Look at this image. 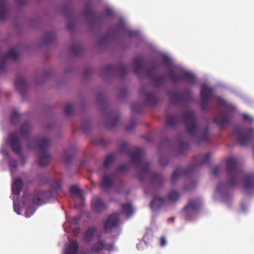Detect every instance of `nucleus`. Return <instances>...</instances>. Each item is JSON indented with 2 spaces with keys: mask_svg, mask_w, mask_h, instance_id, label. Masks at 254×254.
Returning a JSON list of instances; mask_svg holds the SVG:
<instances>
[{
  "mask_svg": "<svg viewBox=\"0 0 254 254\" xmlns=\"http://www.w3.org/2000/svg\"><path fill=\"white\" fill-rule=\"evenodd\" d=\"M226 171L230 186L233 187L239 184L242 179L244 178L245 180L244 190L249 191L254 189V175L248 174L244 175L235 158L232 157L227 159Z\"/></svg>",
  "mask_w": 254,
  "mask_h": 254,
  "instance_id": "1",
  "label": "nucleus"
},
{
  "mask_svg": "<svg viewBox=\"0 0 254 254\" xmlns=\"http://www.w3.org/2000/svg\"><path fill=\"white\" fill-rule=\"evenodd\" d=\"M119 149L121 153L128 155L132 163L140 168L138 170V179L140 181H144L150 176V164L144 160L145 151L143 148H135L131 152L127 143H123Z\"/></svg>",
  "mask_w": 254,
  "mask_h": 254,
  "instance_id": "2",
  "label": "nucleus"
},
{
  "mask_svg": "<svg viewBox=\"0 0 254 254\" xmlns=\"http://www.w3.org/2000/svg\"><path fill=\"white\" fill-rule=\"evenodd\" d=\"M210 158V154L208 152L205 154L203 157L200 154L194 156L193 165L185 170L182 168H178L173 172L171 177L172 183H174L181 175L188 176L192 175L199 166L208 162Z\"/></svg>",
  "mask_w": 254,
  "mask_h": 254,
  "instance_id": "3",
  "label": "nucleus"
},
{
  "mask_svg": "<svg viewBox=\"0 0 254 254\" xmlns=\"http://www.w3.org/2000/svg\"><path fill=\"white\" fill-rule=\"evenodd\" d=\"M217 105L219 107H222L225 111L221 112L217 116L214 117L213 122L219 126L223 127L225 124L231 123L233 114L236 110V107L227 102L222 98H219L217 100Z\"/></svg>",
  "mask_w": 254,
  "mask_h": 254,
  "instance_id": "4",
  "label": "nucleus"
},
{
  "mask_svg": "<svg viewBox=\"0 0 254 254\" xmlns=\"http://www.w3.org/2000/svg\"><path fill=\"white\" fill-rule=\"evenodd\" d=\"M51 143V140L48 137H33V145L36 144L38 147L39 153L38 164L40 166H46L51 160L52 157L48 151Z\"/></svg>",
  "mask_w": 254,
  "mask_h": 254,
  "instance_id": "5",
  "label": "nucleus"
},
{
  "mask_svg": "<svg viewBox=\"0 0 254 254\" xmlns=\"http://www.w3.org/2000/svg\"><path fill=\"white\" fill-rule=\"evenodd\" d=\"M182 121L184 123L187 132L194 135L200 131V128L197 124V119L193 111L184 112L182 116Z\"/></svg>",
  "mask_w": 254,
  "mask_h": 254,
  "instance_id": "6",
  "label": "nucleus"
},
{
  "mask_svg": "<svg viewBox=\"0 0 254 254\" xmlns=\"http://www.w3.org/2000/svg\"><path fill=\"white\" fill-rule=\"evenodd\" d=\"M233 134L236 136L238 143L241 146H246L251 141L254 135L253 128L243 129L239 127L235 128Z\"/></svg>",
  "mask_w": 254,
  "mask_h": 254,
  "instance_id": "7",
  "label": "nucleus"
},
{
  "mask_svg": "<svg viewBox=\"0 0 254 254\" xmlns=\"http://www.w3.org/2000/svg\"><path fill=\"white\" fill-rule=\"evenodd\" d=\"M114 244L106 243L105 240L98 238L97 242L93 243L91 246V251L96 254H105L104 252H111L114 249Z\"/></svg>",
  "mask_w": 254,
  "mask_h": 254,
  "instance_id": "8",
  "label": "nucleus"
},
{
  "mask_svg": "<svg viewBox=\"0 0 254 254\" xmlns=\"http://www.w3.org/2000/svg\"><path fill=\"white\" fill-rule=\"evenodd\" d=\"M7 143L10 146L13 152L17 154L21 158L23 157L21 151L20 141L16 131H14L9 134Z\"/></svg>",
  "mask_w": 254,
  "mask_h": 254,
  "instance_id": "9",
  "label": "nucleus"
},
{
  "mask_svg": "<svg viewBox=\"0 0 254 254\" xmlns=\"http://www.w3.org/2000/svg\"><path fill=\"white\" fill-rule=\"evenodd\" d=\"M213 94V89L211 87L206 85L201 86L200 106L202 110H207L208 106V102L212 98Z\"/></svg>",
  "mask_w": 254,
  "mask_h": 254,
  "instance_id": "10",
  "label": "nucleus"
},
{
  "mask_svg": "<svg viewBox=\"0 0 254 254\" xmlns=\"http://www.w3.org/2000/svg\"><path fill=\"white\" fill-rule=\"evenodd\" d=\"M201 206L199 199H191L189 201L183 210V212L186 218L190 217L193 213L197 212Z\"/></svg>",
  "mask_w": 254,
  "mask_h": 254,
  "instance_id": "11",
  "label": "nucleus"
},
{
  "mask_svg": "<svg viewBox=\"0 0 254 254\" xmlns=\"http://www.w3.org/2000/svg\"><path fill=\"white\" fill-rule=\"evenodd\" d=\"M169 77L171 81L175 83H178L181 79L193 82L195 80V76L187 71L182 73V75L176 74L173 69L170 70Z\"/></svg>",
  "mask_w": 254,
  "mask_h": 254,
  "instance_id": "12",
  "label": "nucleus"
},
{
  "mask_svg": "<svg viewBox=\"0 0 254 254\" xmlns=\"http://www.w3.org/2000/svg\"><path fill=\"white\" fill-rule=\"evenodd\" d=\"M120 215L117 212L110 214L106 221L104 223V228L106 232H110L112 230L119 226Z\"/></svg>",
  "mask_w": 254,
  "mask_h": 254,
  "instance_id": "13",
  "label": "nucleus"
},
{
  "mask_svg": "<svg viewBox=\"0 0 254 254\" xmlns=\"http://www.w3.org/2000/svg\"><path fill=\"white\" fill-rule=\"evenodd\" d=\"M170 102L173 105H177L183 100L190 101L191 99L190 92L189 90H185L183 94L179 92H174L169 94Z\"/></svg>",
  "mask_w": 254,
  "mask_h": 254,
  "instance_id": "14",
  "label": "nucleus"
},
{
  "mask_svg": "<svg viewBox=\"0 0 254 254\" xmlns=\"http://www.w3.org/2000/svg\"><path fill=\"white\" fill-rule=\"evenodd\" d=\"M21 202L22 208L25 209V216L29 218L32 216V195L30 193L24 192Z\"/></svg>",
  "mask_w": 254,
  "mask_h": 254,
  "instance_id": "15",
  "label": "nucleus"
},
{
  "mask_svg": "<svg viewBox=\"0 0 254 254\" xmlns=\"http://www.w3.org/2000/svg\"><path fill=\"white\" fill-rule=\"evenodd\" d=\"M50 196L48 191L36 190L33 196V204L42 205L45 203Z\"/></svg>",
  "mask_w": 254,
  "mask_h": 254,
  "instance_id": "16",
  "label": "nucleus"
},
{
  "mask_svg": "<svg viewBox=\"0 0 254 254\" xmlns=\"http://www.w3.org/2000/svg\"><path fill=\"white\" fill-rule=\"evenodd\" d=\"M116 178V173L104 175L101 180L100 188L104 190H108L113 187Z\"/></svg>",
  "mask_w": 254,
  "mask_h": 254,
  "instance_id": "17",
  "label": "nucleus"
},
{
  "mask_svg": "<svg viewBox=\"0 0 254 254\" xmlns=\"http://www.w3.org/2000/svg\"><path fill=\"white\" fill-rule=\"evenodd\" d=\"M139 93L140 95H144L145 96V103L152 106H156L159 102L158 98L154 95L153 93L147 92L145 87H143L140 89Z\"/></svg>",
  "mask_w": 254,
  "mask_h": 254,
  "instance_id": "18",
  "label": "nucleus"
},
{
  "mask_svg": "<svg viewBox=\"0 0 254 254\" xmlns=\"http://www.w3.org/2000/svg\"><path fill=\"white\" fill-rule=\"evenodd\" d=\"M15 87L20 94L24 96L26 95L28 86L25 78L20 75H18L15 80Z\"/></svg>",
  "mask_w": 254,
  "mask_h": 254,
  "instance_id": "19",
  "label": "nucleus"
},
{
  "mask_svg": "<svg viewBox=\"0 0 254 254\" xmlns=\"http://www.w3.org/2000/svg\"><path fill=\"white\" fill-rule=\"evenodd\" d=\"M156 66L154 65L152 68L145 70V72L149 79H152L154 84L156 87H159L164 83L166 77L164 75H161L157 77L153 78V71L155 70Z\"/></svg>",
  "mask_w": 254,
  "mask_h": 254,
  "instance_id": "20",
  "label": "nucleus"
},
{
  "mask_svg": "<svg viewBox=\"0 0 254 254\" xmlns=\"http://www.w3.org/2000/svg\"><path fill=\"white\" fill-rule=\"evenodd\" d=\"M18 55L17 52L14 49H11L9 52L4 55L3 59L1 61L0 65V73L5 72L6 71V61L8 59H12L17 60Z\"/></svg>",
  "mask_w": 254,
  "mask_h": 254,
  "instance_id": "21",
  "label": "nucleus"
},
{
  "mask_svg": "<svg viewBox=\"0 0 254 254\" xmlns=\"http://www.w3.org/2000/svg\"><path fill=\"white\" fill-rule=\"evenodd\" d=\"M105 70L108 73H111L117 70L120 75L123 77L127 72V67L124 64H121L118 67L112 64H108L106 66Z\"/></svg>",
  "mask_w": 254,
  "mask_h": 254,
  "instance_id": "22",
  "label": "nucleus"
},
{
  "mask_svg": "<svg viewBox=\"0 0 254 254\" xmlns=\"http://www.w3.org/2000/svg\"><path fill=\"white\" fill-rule=\"evenodd\" d=\"M91 206L92 210L96 213H101L107 208L105 203L99 197H95L92 200Z\"/></svg>",
  "mask_w": 254,
  "mask_h": 254,
  "instance_id": "23",
  "label": "nucleus"
},
{
  "mask_svg": "<svg viewBox=\"0 0 254 254\" xmlns=\"http://www.w3.org/2000/svg\"><path fill=\"white\" fill-rule=\"evenodd\" d=\"M97 230V228L95 226L88 227L84 232L83 236L84 240L88 244L91 242L94 238Z\"/></svg>",
  "mask_w": 254,
  "mask_h": 254,
  "instance_id": "24",
  "label": "nucleus"
},
{
  "mask_svg": "<svg viewBox=\"0 0 254 254\" xmlns=\"http://www.w3.org/2000/svg\"><path fill=\"white\" fill-rule=\"evenodd\" d=\"M23 185V181L20 178L15 179L12 185V191L13 194L19 195L22 190Z\"/></svg>",
  "mask_w": 254,
  "mask_h": 254,
  "instance_id": "25",
  "label": "nucleus"
},
{
  "mask_svg": "<svg viewBox=\"0 0 254 254\" xmlns=\"http://www.w3.org/2000/svg\"><path fill=\"white\" fill-rule=\"evenodd\" d=\"M78 249V244L76 241H70L65 248V254H76Z\"/></svg>",
  "mask_w": 254,
  "mask_h": 254,
  "instance_id": "26",
  "label": "nucleus"
},
{
  "mask_svg": "<svg viewBox=\"0 0 254 254\" xmlns=\"http://www.w3.org/2000/svg\"><path fill=\"white\" fill-rule=\"evenodd\" d=\"M165 203V198L155 196L150 203L151 209L159 208Z\"/></svg>",
  "mask_w": 254,
  "mask_h": 254,
  "instance_id": "27",
  "label": "nucleus"
},
{
  "mask_svg": "<svg viewBox=\"0 0 254 254\" xmlns=\"http://www.w3.org/2000/svg\"><path fill=\"white\" fill-rule=\"evenodd\" d=\"M142 62L143 59L140 57H136L133 60V64L135 66L134 72L138 76L140 75L141 73L143 71L142 66Z\"/></svg>",
  "mask_w": 254,
  "mask_h": 254,
  "instance_id": "28",
  "label": "nucleus"
},
{
  "mask_svg": "<svg viewBox=\"0 0 254 254\" xmlns=\"http://www.w3.org/2000/svg\"><path fill=\"white\" fill-rule=\"evenodd\" d=\"M119 120V116H115L113 113L110 114L109 118L106 124V127L108 128L114 127L117 125Z\"/></svg>",
  "mask_w": 254,
  "mask_h": 254,
  "instance_id": "29",
  "label": "nucleus"
},
{
  "mask_svg": "<svg viewBox=\"0 0 254 254\" xmlns=\"http://www.w3.org/2000/svg\"><path fill=\"white\" fill-rule=\"evenodd\" d=\"M180 122V117L178 115L168 116L166 118V125L170 127L177 125Z\"/></svg>",
  "mask_w": 254,
  "mask_h": 254,
  "instance_id": "30",
  "label": "nucleus"
},
{
  "mask_svg": "<svg viewBox=\"0 0 254 254\" xmlns=\"http://www.w3.org/2000/svg\"><path fill=\"white\" fill-rule=\"evenodd\" d=\"M31 130L30 124L27 122H25L21 126L20 132L22 137L27 138L29 136Z\"/></svg>",
  "mask_w": 254,
  "mask_h": 254,
  "instance_id": "31",
  "label": "nucleus"
},
{
  "mask_svg": "<svg viewBox=\"0 0 254 254\" xmlns=\"http://www.w3.org/2000/svg\"><path fill=\"white\" fill-rule=\"evenodd\" d=\"M74 149L73 148H70L64 151L63 156V159L65 163L67 164L70 161L73 155H74Z\"/></svg>",
  "mask_w": 254,
  "mask_h": 254,
  "instance_id": "32",
  "label": "nucleus"
},
{
  "mask_svg": "<svg viewBox=\"0 0 254 254\" xmlns=\"http://www.w3.org/2000/svg\"><path fill=\"white\" fill-rule=\"evenodd\" d=\"M56 38V33L54 31L47 32L45 33L44 38V42L49 44L53 42Z\"/></svg>",
  "mask_w": 254,
  "mask_h": 254,
  "instance_id": "33",
  "label": "nucleus"
},
{
  "mask_svg": "<svg viewBox=\"0 0 254 254\" xmlns=\"http://www.w3.org/2000/svg\"><path fill=\"white\" fill-rule=\"evenodd\" d=\"M132 208L131 203H125L122 205V213L127 216L132 214Z\"/></svg>",
  "mask_w": 254,
  "mask_h": 254,
  "instance_id": "34",
  "label": "nucleus"
},
{
  "mask_svg": "<svg viewBox=\"0 0 254 254\" xmlns=\"http://www.w3.org/2000/svg\"><path fill=\"white\" fill-rule=\"evenodd\" d=\"M163 182V176L157 173H154L151 176V183L152 184L156 183L159 185H161Z\"/></svg>",
  "mask_w": 254,
  "mask_h": 254,
  "instance_id": "35",
  "label": "nucleus"
},
{
  "mask_svg": "<svg viewBox=\"0 0 254 254\" xmlns=\"http://www.w3.org/2000/svg\"><path fill=\"white\" fill-rule=\"evenodd\" d=\"M21 115L16 111H13L10 116V121L12 125L17 124L20 121Z\"/></svg>",
  "mask_w": 254,
  "mask_h": 254,
  "instance_id": "36",
  "label": "nucleus"
},
{
  "mask_svg": "<svg viewBox=\"0 0 254 254\" xmlns=\"http://www.w3.org/2000/svg\"><path fill=\"white\" fill-rule=\"evenodd\" d=\"M208 127H205L202 130L201 135L198 137V142H206L208 139Z\"/></svg>",
  "mask_w": 254,
  "mask_h": 254,
  "instance_id": "37",
  "label": "nucleus"
},
{
  "mask_svg": "<svg viewBox=\"0 0 254 254\" xmlns=\"http://www.w3.org/2000/svg\"><path fill=\"white\" fill-rule=\"evenodd\" d=\"M72 54L75 56L79 55L82 52V47L78 44H74L70 47Z\"/></svg>",
  "mask_w": 254,
  "mask_h": 254,
  "instance_id": "38",
  "label": "nucleus"
},
{
  "mask_svg": "<svg viewBox=\"0 0 254 254\" xmlns=\"http://www.w3.org/2000/svg\"><path fill=\"white\" fill-rule=\"evenodd\" d=\"M180 197L179 193L175 190L171 191L168 195V199L171 202H176Z\"/></svg>",
  "mask_w": 254,
  "mask_h": 254,
  "instance_id": "39",
  "label": "nucleus"
},
{
  "mask_svg": "<svg viewBox=\"0 0 254 254\" xmlns=\"http://www.w3.org/2000/svg\"><path fill=\"white\" fill-rule=\"evenodd\" d=\"M6 0H0V16H6Z\"/></svg>",
  "mask_w": 254,
  "mask_h": 254,
  "instance_id": "40",
  "label": "nucleus"
},
{
  "mask_svg": "<svg viewBox=\"0 0 254 254\" xmlns=\"http://www.w3.org/2000/svg\"><path fill=\"white\" fill-rule=\"evenodd\" d=\"M114 155L113 154L107 155L104 162V167L107 168L113 162L114 160Z\"/></svg>",
  "mask_w": 254,
  "mask_h": 254,
  "instance_id": "41",
  "label": "nucleus"
},
{
  "mask_svg": "<svg viewBox=\"0 0 254 254\" xmlns=\"http://www.w3.org/2000/svg\"><path fill=\"white\" fill-rule=\"evenodd\" d=\"M69 18L68 19V22L66 25L67 29L70 32L72 31L75 26V23L73 19V17H68Z\"/></svg>",
  "mask_w": 254,
  "mask_h": 254,
  "instance_id": "42",
  "label": "nucleus"
},
{
  "mask_svg": "<svg viewBox=\"0 0 254 254\" xmlns=\"http://www.w3.org/2000/svg\"><path fill=\"white\" fill-rule=\"evenodd\" d=\"M105 16H118L116 11L111 7H106L104 10Z\"/></svg>",
  "mask_w": 254,
  "mask_h": 254,
  "instance_id": "43",
  "label": "nucleus"
},
{
  "mask_svg": "<svg viewBox=\"0 0 254 254\" xmlns=\"http://www.w3.org/2000/svg\"><path fill=\"white\" fill-rule=\"evenodd\" d=\"M131 109L133 112L140 113L143 109L142 105L138 103H133L131 106Z\"/></svg>",
  "mask_w": 254,
  "mask_h": 254,
  "instance_id": "44",
  "label": "nucleus"
},
{
  "mask_svg": "<svg viewBox=\"0 0 254 254\" xmlns=\"http://www.w3.org/2000/svg\"><path fill=\"white\" fill-rule=\"evenodd\" d=\"M129 165L123 164L118 168L116 172H115V173H116V175L117 173H124L125 172L129 170Z\"/></svg>",
  "mask_w": 254,
  "mask_h": 254,
  "instance_id": "45",
  "label": "nucleus"
},
{
  "mask_svg": "<svg viewBox=\"0 0 254 254\" xmlns=\"http://www.w3.org/2000/svg\"><path fill=\"white\" fill-rule=\"evenodd\" d=\"M189 144L187 142H181L179 146L178 155H181L183 154L184 151H185L189 148Z\"/></svg>",
  "mask_w": 254,
  "mask_h": 254,
  "instance_id": "46",
  "label": "nucleus"
},
{
  "mask_svg": "<svg viewBox=\"0 0 254 254\" xmlns=\"http://www.w3.org/2000/svg\"><path fill=\"white\" fill-rule=\"evenodd\" d=\"M52 188L54 190L56 191H58L59 190H61L62 188L61 181L60 180H56L53 183L52 185Z\"/></svg>",
  "mask_w": 254,
  "mask_h": 254,
  "instance_id": "47",
  "label": "nucleus"
},
{
  "mask_svg": "<svg viewBox=\"0 0 254 254\" xmlns=\"http://www.w3.org/2000/svg\"><path fill=\"white\" fill-rule=\"evenodd\" d=\"M73 111V108L72 105L68 103L66 104L64 110V113L66 115H70L72 114Z\"/></svg>",
  "mask_w": 254,
  "mask_h": 254,
  "instance_id": "48",
  "label": "nucleus"
},
{
  "mask_svg": "<svg viewBox=\"0 0 254 254\" xmlns=\"http://www.w3.org/2000/svg\"><path fill=\"white\" fill-rule=\"evenodd\" d=\"M90 125L88 121L83 122L82 123V130L84 133H87L90 129Z\"/></svg>",
  "mask_w": 254,
  "mask_h": 254,
  "instance_id": "49",
  "label": "nucleus"
},
{
  "mask_svg": "<svg viewBox=\"0 0 254 254\" xmlns=\"http://www.w3.org/2000/svg\"><path fill=\"white\" fill-rule=\"evenodd\" d=\"M69 191L72 195H80V190L75 186H71L69 189Z\"/></svg>",
  "mask_w": 254,
  "mask_h": 254,
  "instance_id": "50",
  "label": "nucleus"
},
{
  "mask_svg": "<svg viewBox=\"0 0 254 254\" xmlns=\"http://www.w3.org/2000/svg\"><path fill=\"white\" fill-rule=\"evenodd\" d=\"M196 186V183L194 181H190L189 184L185 187V190L189 191L193 190Z\"/></svg>",
  "mask_w": 254,
  "mask_h": 254,
  "instance_id": "51",
  "label": "nucleus"
},
{
  "mask_svg": "<svg viewBox=\"0 0 254 254\" xmlns=\"http://www.w3.org/2000/svg\"><path fill=\"white\" fill-rule=\"evenodd\" d=\"M136 122L134 120H131L130 121L129 125L126 126L125 127V129L127 131H129L132 129H133L136 126Z\"/></svg>",
  "mask_w": 254,
  "mask_h": 254,
  "instance_id": "52",
  "label": "nucleus"
},
{
  "mask_svg": "<svg viewBox=\"0 0 254 254\" xmlns=\"http://www.w3.org/2000/svg\"><path fill=\"white\" fill-rule=\"evenodd\" d=\"M159 163L162 166L167 165L168 163V159L166 157L161 156L159 158Z\"/></svg>",
  "mask_w": 254,
  "mask_h": 254,
  "instance_id": "53",
  "label": "nucleus"
},
{
  "mask_svg": "<svg viewBox=\"0 0 254 254\" xmlns=\"http://www.w3.org/2000/svg\"><path fill=\"white\" fill-rule=\"evenodd\" d=\"M162 62L163 65L166 67L169 66L171 64V60L167 56L163 57Z\"/></svg>",
  "mask_w": 254,
  "mask_h": 254,
  "instance_id": "54",
  "label": "nucleus"
},
{
  "mask_svg": "<svg viewBox=\"0 0 254 254\" xmlns=\"http://www.w3.org/2000/svg\"><path fill=\"white\" fill-rule=\"evenodd\" d=\"M220 172V167L218 166H215L212 171V174L214 176H217L219 173Z\"/></svg>",
  "mask_w": 254,
  "mask_h": 254,
  "instance_id": "55",
  "label": "nucleus"
},
{
  "mask_svg": "<svg viewBox=\"0 0 254 254\" xmlns=\"http://www.w3.org/2000/svg\"><path fill=\"white\" fill-rule=\"evenodd\" d=\"M167 244V240L164 236H162L160 238V245L162 247H165Z\"/></svg>",
  "mask_w": 254,
  "mask_h": 254,
  "instance_id": "56",
  "label": "nucleus"
},
{
  "mask_svg": "<svg viewBox=\"0 0 254 254\" xmlns=\"http://www.w3.org/2000/svg\"><path fill=\"white\" fill-rule=\"evenodd\" d=\"M9 166L11 168H16L17 167V163L15 161L11 160L9 162Z\"/></svg>",
  "mask_w": 254,
  "mask_h": 254,
  "instance_id": "57",
  "label": "nucleus"
},
{
  "mask_svg": "<svg viewBox=\"0 0 254 254\" xmlns=\"http://www.w3.org/2000/svg\"><path fill=\"white\" fill-rule=\"evenodd\" d=\"M243 118L245 121H252V119L247 114H243Z\"/></svg>",
  "mask_w": 254,
  "mask_h": 254,
  "instance_id": "58",
  "label": "nucleus"
},
{
  "mask_svg": "<svg viewBox=\"0 0 254 254\" xmlns=\"http://www.w3.org/2000/svg\"><path fill=\"white\" fill-rule=\"evenodd\" d=\"M14 210L15 212L16 213H17L18 214H21L20 208H19V207L18 206H16V205L15 204V203H14Z\"/></svg>",
  "mask_w": 254,
  "mask_h": 254,
  "instance_id": "59",
  "label": "nucleus"
},
{
  "mask_svg": "<svg viewBox=\"0 0 254 254\" xmlns=\"http://www.w3.org/2000/svg\"><path fill=\"white\" fill-rule=\"evenodd\" d=\"M93 143L97 144V145H103L104 144V140L103 139H100L98 141H93Z\"/></svg>",
  "mask_w": 254,
  "mask_h": 254,
  "instance_id": "60",
  "label": "nucleus"
},
{
  "mask_svg": "<svg viewBox=\"0 0 254 254\" xmlns=\"http://www.w3.org/2000/svg\"><path fill=\"white\" fill-rule=\"evenodd\" d=\"M79 218L77 217H74L72 218V221L75 224H78Z\"/></svg>",
  "mask_w": 254,
  "mask_h": 254,
  "instance_id": "61",
  "label": "nucleus"
},
{
  "mask_svg": "<svg viewBox=\"0 0 254 254\" xmlns=\"http://www.w3.org/2000/svg\"><path fill=\"white\" fill-rule=\"evenodd\" d=\"M221 183H219L218 184L217 186V190L218 191H221Z\"/></svg>",
  "mask_w": 254,
  "mask_h": 254,
  "instance_id": "62",
  "label": "nucleus"
},
{
  "mask_svg": "<svg viewBox=\"0 0 254 254\" xmlns=\"http://www.w3.org/2000/svg\"><path fill=\"white\" fill-rule=\"evenodd\" d=\"M88 18H90V20L94 21L97 19V18H98L99 17H87Z\"/></svg>",
  "mask_w": 254,
  "mask_h": 254,
  "instance_id": "63",
  "label": "nucleus"
},
{
  "mask_svg": "<svg viewBox=\"0 0 254 254\" xmlns=\"http://www.w3.org/2000/svg\"><path fill=\"white\" fill-rule=\"evenodd\" d=\"M51 73L50 72H49L48 71H46L44 72V75L46 76H48L49 75H50V74Z\"/></svg>",
  "mask_w": 254,
  "mask_h": 254,
  "instance_id": "64",
  "label": "nucleus"
}]
</instances>
